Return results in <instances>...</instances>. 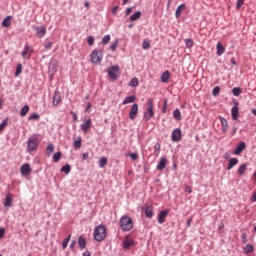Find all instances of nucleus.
<instances>
[{
    "instance_id": "obj_1",
    "label": "nucleus",
    "mask_w": 256,
    "mask_h": 256,
    "mask_svg": "<svg viewBox=\"0 0 256 256\" xmlns=\"http://www.w3.org/2000/svg\"><path fill=\"white\" fill-rule=\"evenodd\" d=\"M105 239H107V227L100 224L94 229V240L101 243V241H105Z\"/></svg>"
},
{
    "instance_id": "obj_2",
    "label": "nucleus",
    "mask_w": 256,
    "mask_h": 256,
    "mask_svg": "<svg viewBox=\"0 0 256 256\" xmlns=\"http://www.w3.org/2000/svg\"><path fill=\"white\" fill-rule=\"evenodd\" d=\"M119 225L122 231H131L134 227L133 219L128 215H124L120 218Z\"/></svg>"
},
{
    "instance_id": "obj_3",
    "label": "nucleus",
    "mask_w": 256,
    "mask_h": 256,
    "mask_svg": "<svg viewBox=\"0 0 256 256\" xmlns=\"http://www.w3.org/2000/svg\"><path fill=\"white\" fill-rule=\"evenodd\" d=\"M90 59L93 65H98L103 61V51L102 50H93L90 54Z\"/></svg>"
},
{
    "instance_id": "obj_4",
    "label": "nucleus",
    "mask_w": 256,
    "mask_h": 256,
    "mask_svg": "<svg viewBox=\"0 0 256 256\" xmlns=\"http://www.w3.org/2000/svg\"><path fill=\"white\" fill-rule=\"evenodd\" d=\"M119 70V65L110 66L108 69V76L110 77V79H113V81H117V79H119Z\"/></svg>"
},
{
    "instance_id": "obj_5",
    "label": "nucleus",
    "mask_w": 256,
    "mask_h": 256,
    "mask_svg": "<svg viewBox=\"0 0 256 256\" xmlns=\"http://www.w3.org/2000/svg\"><path fill=\"white\" fill-rule=\"evenodd\" d=\"M39 147V139L37 138H29L27 142L28 151H37Z\"/></svg>"
},
{
    "instance_id": "obj_6",
    "label": "nucleus",
    "mask_w": 256,
    "mask_h": 256,
    "mask_svg": "<svg viewBox=\"0 0 256 256\" xmlns=\"http://www.w3.org/2000/svg\"><path fill=\"white\" fill-rule=\"evenodd\" d=\"M137 115H139V105L137 103H134L130 109L129 118L131 119V121H134Z\"/></svg>"
},
{
    "instance_id": "obj_7",
    "label": "nucleus",
    "mask_w": 256,
    "mask_h": 256,
    "mask_svg": "<svg viewBox=\"0 0 256 256\" xmlns=\"http://www.w3.org/2000/svg\"><path fill=\"white\" fill-rule=\"evenodd\" d=\"M247 149V144L244 141H241L237 146L236 149L233 151L234 155H241L243 151Z\"/></svg>"
},
{
    "instance_id": "obj_8",
    "label": "nucleus",
    "mask_w": 256,
    "mask_h": 256,
    "mask_svg": "<svg viewBox=\"0 0 256 256\" xmlns=\"http://www.w3.org/2000/svg\"><path fill=\"white\" fill-rule=\"evenodd\" d=\"M182 137H181V130L179 128H176L172 131V136H171V140L174 143H179V141H181Z\"/></svg>"
},
{
    "instance_id": "obj_9",
    "label": "nucleus",
    "mask_w": 256,
    "mask_h": 256,
    "mask_svg": "<svg viewBox=\"0 0 256 256\" xmlns=\"http://www.w3.org/2000/svg\"><path fill=\"white\" fill-rule=\"evenodd\" d=\"M232 120L237 121L239 119V102H235V106L231 108Z\"/></svg>"
},
{
    "instance_id": "obj_10",
    "label": "nucleus",
    "mask_w": 256,
    "mask_h": 256,
    "mask_svg": "<svg viewBox=\"0 0 256 256\" xmlns=\"http://www.w3.org/2000/svg\"><path fill=\"white\" fill-rule=\"evenodd\" d=\"M153 117H155V110H154V108H148L144 112V116H143L144 121H151V119H153Z\"/></svg>"
},
{
    "instance_id": "obj_11",
    "label": "nucleus",
    "mask_w": 256,
    "mask_h": 256,
    "mask_svg": "<svg viewBox=\"0 0 256 256\" xmlns=\"http://www.w3.org/2000/svg\"><path fill=\"white\" fill-rule=\"evenodd\" d=\"M20 171L24 177H29L31 175V165L29 163L22 165Z\"/></svg>"
},
{
    "instance_id": "obj_12",
    "label": "nucleus",
    "mask_w": 256,
    "mask_h": 256,
    "mask_svg": "<svg viewBox=\"0 0 256 256\" xmlns=\"http://www.w3.org/2000/svg\"><path fill=\"white\" fill-rule=\"evenodd\" d=\"M61 103V92L59 90H55L52 105L54 107H57Z\"/></svg>"
},
{
    "instance_id": "obj_13",
    "label": "nucleus",
    "mask_w": 256,
    "mask_h": 256,
    "mask_svg": "<svg viewBox=\"0 0 256 256\" xmlns=\"http://www.w3.org/2000/svg\"><path fill=\"white\" fill-rule=\"evenodd\" d=\"M167 215H169V210H162L158 214V223L160 225H163L165 223V219L167 218Z\"/></svg>"
},
{
    "instance_id": "obj_14",
    "label": "nucleus",
    "mask_w": 256,
    "mask_h": 256,
    "mask_svg": "<svg viewBox=\"0 0 256 256\" xmlns=\"http://www.w3.org/2000/svg\"><path fill=\"white\" fill-rule=\"evenodd\" d=\"M36 31V37H38L39 39L45 37V33H47V30L45 29V26H37L35 28Z\"/></svg>"
},
{
    "instance_id": "obj_15",
    "label": "nucleus",
    "mask_w": 256,
    "mask_h": 256,
    "mask_svg": "<svg viewBox=\"0 0 256 256\" xmlns=\"http://www.w3.org/2000/svg\"><path fill=\"white\" fill-rule=\"evenodd\" d=\"M165 167H167V158L165 157H162L160 159V161L158 162L157 166H156V169L158 171H163V169H165Z\"/></svg>"
},
{
    "instance_id": "obj_16",
    "label": "nucleus",
    "mask_w": 256,
    "mask_h": 256,
    "mask_svg": "<svg viewBox=\"0 0 256 256\" xmlns=\"http://www.w3.org/2000/svg\"><path fill=\"white\" fill-rule=\"evenodd\" d=\"M13 205V194L8 193L5 196L4 207H11Z\"/></svg>"
},
{
    "instance_id": "obj_17",
    "label": "nucleus",
    "mask_w": 256,
    "mask_h": 256,
    "mask_svg": "<svg viewBox=\"0 0 256 256\" xmlns=\"http://www.w3.org/2000/svg\"><path fill=\"white\" fill-rule=\"evenodd\" d=\"M82 131L84 133H89V129H91V119H87L84 123L80 125Z\"/></svg>"
},
{
    "instance_id": "obj_18",
    "label": "nucleus",
    "mask_w": 256,
    "mask_h": 256,
    "mask_svg": "<svg viewBox=\"0 0 256 256\" xmlns=\"http://www.w3.org/2000/svg\"><path fill=\"white\" fill-rule=\"evenodd\" d=\"M219 119L222 125V133H227V129H229V124L227 122V119L223 118V116H220Z\"/></svg>"
},
{
    "instance_id": "obj_19",
    "label": "nucleus",
    "mask_w": 256,
    "mask_h": 256,
    "mask_svg": "<svg viewBox=\"0 0 256 256\" xmlns=\"http://www.w3.org/2000/svg\"><path fill=\"white\" fill-rule=\"evenodd\" d=\"M171 78V72L169 70H166L162 75H161V81L162 83H169V79Z\"/></svg>"
},
{
    "instance_id": "obj_20",
    "label": "nucleus",
    "mask_w": 256,
    "mask_h": 256,
    "mask_svg": "<svg viewBox=\"0 0 256 256\" xmlns=\"http://www.w3.org/2000/svg\"><path fill=\"white\" fill-rule=\"evenodd\" d=\"M59 67V61L54 60L49 65V71L52 73H57V68Z\"/></svg>"
},
{
    "instance_id": "obj_21",
    "label": "nucleus",
    "mask_w": 256,
    "mask_h": 256,
    "mask_svg": "<svg viewBox=\"0 0 256 256\" xmlns=\"http://www.w3.org/2000/svg\"><path fill=\"white\" fill-rule=\"evenodd\" d=\"M238 163H239V159L230 158L228 167H227V171H231V169H233L235 167V165H237Z\"/></svg>"
},
{
    "instance_id": "obj_22",
    "label": "nucleus",
    "mask_w": 256,
    "mask_h": 256,
    "mask_svg": "<svg viewBox=\"0 0 256 256\" xmlns=\"http://www.w3.org/2000/svg\"><path fill=\"white\" fill-rule=\"evenodd\" d=\"M137 100V97L135 95L132 96H127L125 97V99L123 100L122 104L123 105H127L129 103H135V101Z\"/></svg>"
},
{
    "instance_id": "obj_23",
    "label": "nucleus",
    "mask_w": 256,
    "mask_h": 256,
    "mask_svg": "<svg viewBox=\"0 0 256 256\" xmlns=\"http://www.w3.org/2000/svg\"><path fill=\"white\" fill-rule=\"evenodd\" d=\"M186 5L185 4H180L175 12V17L176 19H179L181 17V13H183V10L185 9Z\"/></svg>"
},
{
    "instance_id": "obj_24",
    "label": "nucleus",
    "mask_w": 256,
    "mask_h": 256,
    "mask_svg": "<svg viewBox=\"0 0 256 256\" xmlns=\"http://www.w3.org/2000/svg\"><path fill=\"white\" fill-rule=\"evenodd\" d=\"M54 152H55V146L53 145V143L48 144L46 148L47 157H51V155H53Z\"/></svg>"
},
{
    "instance_id": "obj_25",
    "label": "nucleus",
    "mask_w": 256,
    "mask_h": 256,
    "mask_svg": "<svg viewBox=\"0 0 256 256\" xmlns=\"http://www.w3.org/2000/svg\"><path fill=\"white\" fill-rule=\"evenodd\" d=\"M78 245L80 249H85V247H87V240H85V237L79 236Z\"/></svg>"
},
{
    "instance_id": "obj_26",
    "label": "nucleus",
    "mask_w": 256,
    "mask_h": 256,
    "mask_svg": "<svg viewBox=\"0 0 256 256\" xmlns=\"http://www.w3.org/2000/svg\"><path fill=\"white\" fill-rule=\"evenodd\" d=\"M11 19H13V16H7L2 21V27L9 28L11 27Z\"/></svg>"
},
{
    "instance_id": "obj_27",
    "label": "nucleus",
    "mask_w": 256,
    "mask_h": 256,
    "mask_svg": "<svg viewBox=\"0 0 256 256\" xmlns=\"http://www.w3.org/2000/svg\"><path fill=\"white\" fill-rule=\"evenodd\" d=\"M145 215L148 219H152L154 213H153V206H147L145 208Z\"/></svg>"
},
{
    "instance_id": "obj_28",
    "label": "nucleus",
    "mask_w": 256,
    "mask_h": 256,
    "mask_svg": "<svg viewBox=\"0 0 256 256\" xmlns=\"http://www.w3.org/2000/svg\"><path fill=\"white\" fill-rule=\"evenodd\" d=\"M123 245H124V249H126V250L131 249V247H133L135 245V241L128 239L123 242Z\"/></svg>"
},
{
    "instance_id": "obj_29",
    "label": "nucleus",
    "mask_w": 256,
    "mask_h": 256,
    "mask_svg": "<svg viewBox=\"0 0 256 256\" xmlns=\"http://www.w3.org/2000/svg\"><path fill=\"white\" fill-rule=\"evenodd\" d=\"M223 53H225V47L223 46V44H221V42L217 43V55L218 57H221V55H223Z\"/></svg>"
},
{
    "instance_id": "obj_30",
    "label": "nucleus",
    "mask_w": 256,
    "mask_h": 256,
    "mask_svg": "<svg viewBox=\"0 0 256 256\" xmlns=\"http://www.w3.org/2000/svg\"><path fill=\"white\" fill-rule=\"evenodd\" d=\"M141 15H143V13H141V11H137L134 14H132L130 16V21H139V19H141Z\"/></svg>"
},
{
    "instance_id": "obj_31",
    "label": "nucleus",
    "mask_w": 256,
    "mask_h": 256,
    "mask_svg": "<svg viewBox=\"0 0 256 256\" xmlns=\"http://www.w3.org/2000/svg\"><path fill=\"white\" fill-rule=\"evenodd\" d=\"M107 163H108V160H107V157L103 156L99 159V167L100 169H104V167H107Z\"/></svg>"
},
{
    "instance_id": "obj_32",
    "label": "nucleus",
    "mask_w": 256,
    "mask_h": 256,
    "mask_svg": "<svg viewBox=\"0 0 256 256\" xmlns=\"http://www.w3.org/2000/svg\"><path fill=\"white\" fill-rule=\"evenodd\" d=\"M173 117L176 121H181L182 117H181V111L179 110V108H176L173 111Z\"/></svg>"
},
{
    "instance_id": "obj_33",
    "label": "nucleus",
    "mask_w": 256,
    "mask_h": 256,
    "mask_svg": "<svg viewBox=\"0 0 256 256\" xmlns=\"http://www.w3.org/2000/svg\"><path fill=\"white\" fill-rule=\"evenodd\" d=\"M60 171H61V173H65L66 175H69L71 173V165L66 164V165L62 166Z\"/></svg>"
},
{
    "instance_id": "obj_34",
    "label": "nucleus",
    "mask_w": 256,
    "mask_h": 256,
    "mask_svg": "<svg viewBox=\"0 0 256 256\" xmlns=\"http://www.w3.org/2000/svg\"><path fill=\"white\" fill-rule=\"evenodd\" d=\"M231 91L234 97H239V95L243 93V89L241 87H234Z\"/></svg>"
},
{
    "instance_id": "obj_35",
    "label": "nucleus",
    "mask_w": 256,
    "mask_h": 256,
    "mask_svg": "<svg viewBox=\"0 0 256 256\" xmlns=\"http://www.w3.org/2000/svg\"><path fill=\"white\" fill-rule=\"evenodd\" d=\"M245 171H247V164L243 163L238 168V174L245 175Z\"/></svg>"
},
{
    "instance_id": "obj_36",
    "label": "nucleus",
    "mask_w": 256,
    "mask_h": 256,
    "mask_svg": "<svg viewBox=\"0 0 256 256\" xmlns=\"http://www.w3.org/2000/svg\"><path fill=\"white\" fill-rule=\"evenodd\" d=\"M139 85V79L137 77H134L129 82V87H137Z\"/></svg>"
},
{
    "instance_id": "obj_37",
    "label": "nucleus",
    "mask_w": 256,
    "mask_h": 256,
    "mask_svg": "<svg viewBox=\"0 0 256 256\" xmlns=\"http://www.w3.org/2000/svg\"><path fill=\"white\" fill-rule=\"evenodd\" d=\"M62 155H63V154L61 153V151L56 152V153L53 155V162H54V163H59V160L61 159Z\"/></svg>"
},
{
    "instance_id": "obj_38",
    "label": "nucleus",
    "mask_w": 256,
    "mask_h": 256,
    "mask_svg": "<svg viewBox=\"0 0 256 256\" xmlns=\"http://www.w3.org/2000/svg\"><path fill=\"white\" fill-rule=\"evenodd\" d=\"M22 72H23V65L19 63L16 67L15 77H19V75H21Z\"/></svg>"
},
{
    "instance_id": "obj_39",
    "label": "nucleus",
    "mask_w": 256,
    "mask_h": 256,
    "mask_svg": "<svg viewBox=\"0 0 256 256\" xmlns=\"http://www.w3.org/2000/svg\"><path fill=\"white\" fill-rule=\"evenodd\" d=\"M27 113H29V105H25L24 107H22L20 115L21 117H25Z\"/></svg>"
},
{
    "instance_id": "obj_40",
    "label": "nucleus",
    "mask_w": 256,
    "mask_h": 256,
    "mask_svg": "<svg viewBox=\"0 0 256 256\" xmlns=\"http://www.w3.org/2000/svg\"><path fill=\"white\" fill-rule=\"evenodd\" d=\"M69 241H71V235H69L67 238H65L62 242V249H67V246L69 245Z\"/></svg>"
},
{
    "instance_id": "obj_41",
    "label": "nucleus",
    "mask_w": 256,
    "mask_h": 256,
    "mask_svg": "<svg viewBox=\"0 0 256 256\" xmlns=\"http://www.w3.org/2000/svg\"><path fill=\"white\" fill-rule=\"evenodd\" d=\"M185 45H186V47H188V49H191V47H193V45H195V42H193V39H191V38H186Z\"/></svg>"
},
{
    "instance_id": "obj_42",
    "label": "nucleus",
    "mask_w": 256,
    "mask_h": 256,
    "mask_svg": "<svg viewBox=\"0 0 256 256\" xmlns=\"http://www.w3.org/2000/svg\"><path fill=\"white\" fill-rule=\"evenodd\" d=\"M254 247L252 244H247L246 247H244V251L245 253L249 254V253H253L254 251Z\"/></svg>"
},
{
    "instance_id": "obj_43",
    "label": "nucleus",
    "mask_w": 256,
    "mask_h": 256,
    "mask_svg": "<svg viewBox=\"0 0 256 256\" xmlns=\"http://www.w3.org/2000/svg\"><path fill=\"white\" fill-rule=\"evenodd\" d=\"M111 41V35L107 34L102 38V45H107V43H109Z\"/></svg>"
},
{
    "instance_id": "obj_44",
    "label": "nucleus",
    "mask_w": 256,
    "mask_h": 256,
    "mask_svg": "<svg viewBox=\"0 0 256 256\" xmlns=\"http://www.w3.org/2000/svg\"><path fill=\"white\" fill-rule=\"evenodd\" d=\"M161 153V143L157 142L154 146V154L159 155Z\"/></svg>"
},
{
    "instance_id": "obj_45",
    "label": "nucleus",
    "mask_w": 256,
    "mask_h": 256,
    "mask_svg": "<svg viewBox=\"0 0 256 256\" xmlns=\"http://www.w3.org/2000/svg\"><path fill=\"white\" fill-rule=\"evenodd\" d=\"M37 119H39V114H37V113H32L28 117V121H37Z\"/></svg>"
},
{
    "instance_id": "obj_46",
    "label": "nucleus",
    "mask_w": 256,
    "mask_h": 256,
    "mask_svg": "<svg viewBox=\"0 0 256 256\" xmlns=\"http://www.w3.org/2000/svg\"><path fill=\"white\" fill-rule=\"evenodd\" d=\"M219 93H221V87H219V86L214 87V89L212 90V95L214 97H217V95H219Z\"/></svg>"
},
{
    "instance_id": "obj_47",
    "label": "nucleus",
    "mask_w": 256,
    "mask_h": 256,
    "mask_svg": "<svg viewBox=\"0 0 256 256\" xmlns=\"http://www.w3.org/2000/svg\"><path fill=\"white\" fill-rule=\"evenodd\" d=\"M8 123H9V120L7 118L2 121V123L0 124V132L3 131L5 127H7Z\"/></svg>"
},
{
    "instance_id": "obj_48",
    "label": "nucleus",
    "mask_w": 256,
    "mask_h": 256,
    "mask_svg": "<svg viewBox=\"0 0 256 256\" xmlns=\"http://www.w3.org/2000/svg\"><path fill=\"white\" fill-rule=\"evenodd\" d=\"M87 43H88V45H89L90 47H92V45H94V43H95V37H93V36H88V38H87Z\"/></svg>"
},
{
    "instance_id": "obj_49",
    "label": "nucleus",
    "mask_w": 256,
    "mask_h": 256,
    "mask_svg": "<svg viewBox=\"0 0 256 256\" xmlns=\"http://www.w3.org/2000/svg\"><path fill=\"white\" fill-rule=\"evenodd\" d=\"M148 109H154L153 99L148 98L146 102Z\"/></svg>"
},
{
    "instance_id": "obj_50",
    "label": "nucleus",
    "mask_w": 256,
    "mask_h": 256,
    "mask_svg": "<svg viewBox=\"0 0 256 256\" xmlns=\"http://www.w3.org/2000/svg\"><path fill=\"white\" fill-rule=\"evenodd\" d=\"M127 156L131 157L132 161H137V159H139V154L137 153H130L127 154Z\"/></svg>"
},
{
    "instance_id": "obj_51",
    "label": "nucleus",
    "mask_w": 256,
    "mask_h": 256,
    "mask_svg": "<svg viewBox=\"0 0 256 256\" xmlns=\"http://www.w3.org/2000/svg\"><path fill=\"white\" fill-rule=\"evenodd\" d=\"M74 147L77 149H81V137L78 138V140L74 141Z\"/></svg>"
},
{
    "instance_id": "obj_52",
    "label": "nucleus",
    "mask_w": 256,
    "mask_h": 256,
    "mask_svg": "<svg viewBox=\"0 0 256 256\" xmlns=\"http://www.w3.org/2000/svg\"><path fill=\"white\" fill-rule=\"evenodd\" d=\"M244 3H245V0H237L236 9H241V7H243Z\"/></svg>"
},
{
    "instance_id": "obj_53",
    "label": "nucleus",
    "mask_w": 256,
    "mask_h": 256,
    "mask_svg": "<svg viewBox=\"0 0 256 256\" xmlns=\"http://www.w3.org/2000/svg\"><path fill=\"white\" fill-rule=\"evenodd\" d=\"M117 45H118V41L116 40L114 43H112L110 45V50L111 51H117Z\"/></svg>"
},
{
    "instance_id": "obj_54",
    "label": "nucleus",
    "mask_w": 256,
    "mask_h": 256,
    "mask_svg": "<svg viewBox=\"0 0 256 256\" xmlns=\"http://www.w3.org/2000/svg\"><path fill=\"white\" fill-rule=\"evenodd\" d=\"M142 47L143 49H149V47H151V43H149V41H144Z\"/></svg>"
},
{
    "instance_id": "obj_55",
    "label": "nucleus",
    "mask_w": 256,
    "mask_h": 256,
    "mask_svg": "<svg viewBox=\"0 0 256 256\" xmlns=\"http://www.w3.org/2000/svg\"><path fill=\"white\" fill-rule=\"evenodd\" d=\"M162 113H167V99L164 100Z\"/></svg>"
},
{
    "instance_id": "obj_56",
    "label": "nucleus",
    "mask_w": 256,
    "mask_h": 256,
    "mask_svg": "<svg viewBox=\"0 0 256 256\" xmlns=\"http://www.w3.org/2000/svg\"><path fill=\"white\" fill-rule=\"evenodd\" d=\"M28 53H29V52H27V51H25V50L22 51V57H23V59H31V56H30V55L27 56Z\"/></svg>"
},
{
    "instance_id": "obj_57",
    "label": "nucleus",
    "mask_w": 256,
    "mask_h": 256,
    "mask_svg": "<svg viewBox=\"0 0 256 256\" xmlns=\"http://www.w3.org/2000/svg\"><path fill=\"white\" fill-rule=\"evenodd\" d=\"M223 159H225L226 161H230L231 159V154L229 152H226L223 156Z\"/></svg>"
},
{
    "instance_id": "obj_58",
    "label": "nucleus",
    "mask_w": 256,
    "mask_h": 256,
    "mask_svg": "<svg viewBox=\"0 0 256 256\" xmlns=\"http://www.w3.org/2000/svg\"><path fill=\"white\" fill-rule=\"evenodd\" d=\"M44 47H45V49H51L53 47V43L52 42H46L44 44Z\"/></svg>"
},
{
    "instance_id": "obj_59",
    "label": "nucleus",
    "mask_w": 256,
    "mask_h": 256,
    "mask_svg": "<svg viewBox=\"0 0 256 256\" xmlns=\"http://www.w3.org/2000/svg\"><path fill=\"white\" fill-rule=\"evenodd\" d=\"M70 115L73 116V121H78L77 113H75L74 111H70Z\"/></svg>"
},
{
    "instance_id": "obj_60",
    "label": "nucleus",
    "mask_w": 256,
    "mask_h": 256,
    "mask_svg": "<svg viewBox=\"0 0 256 256\" xmlns=\"http://www.w3.org/2000/svg\"><path fill=\"white\" fill-rule=\"evenodd\" d=\"M5 237V228H0V239H3Z\"/></svg>"
},
{
    "instance_id": "obj_61",
    "label": "nucleus",
    "mask_w": 256,
    "mask_h": 256,
    "mask_svg": "<svg viewBox=\"0 0 256 256\" xmlns=\"http://www.w3.org/2000/svg\"><path fill=\"white\" fill-rule=\"evenodd\" d=\"M77 244V241L73 240L70 244V249L71 251H73V249H75V245Z\"/></svg>"
},
{
    "instance_id": "obj_62",
    "label": "nucleus",
    "mask_w": 256,
    "mask_h": 256,
    "mask_svg": "<svg viewBox=\"0 0 256 256\" xmlns=\"http://www.w3.org/2000/svg\"><path fill=\"white\" fill-rule=\"evenodd\" d=\"M186 193H193V188L191 186H187L185 188Z\"/></svg>"
},
{
    "instance_id": "obj_63",
    "label": "nucleus",
    "mask_w": 256,
    "mask_h": 256,
    "mask_svg": "<svg viewBox=\"0 0 256 256\" xmlns=\"http://www.w3.org/2000/svg\"><path fill=\"white\" fill-rule=\"evenodd\" d=\"M250 201L252 202L256 201V192L251 196Z\"/></svg>"
},
{
    "instance_id": "obj_64",
    "label": "nucleus",
    "mask_w": 256,
    "mask_h": 256,
    "mask_svg": "<svg viewBox=\"0 0 256 256\" xmlns=\"http://www.w3.org/2000/svg\"><path fill=\"white\" fill-rule=\"evenodd\" d=\"M82 255L83 256H91V252L89 250H86Z\"/></svg>"
}]
</instances>
